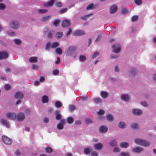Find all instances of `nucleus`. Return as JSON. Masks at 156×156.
<instances>
[{"label":"nucleus","mask_w":156,"mask_h":156,"mask_svg":"<svg viewBox=\"0 0 156 156\" xmlns=\"http://www.w3.org/2000/svg\"><path fill=\"white\" fill-rule=\"evenodd\" d=\"M8 56V54L6 51L0 52V59L6 58Z\"/></svg>","instance_id":"nucleus-13"},{"label":"nucleus","mask_w":156,"mask_h":156,"mask_svg":"<svg viewBox=\"0 0 156 156\" xmlns=\"http://www.w3.org/2000/svg\"><path fill=\"white\" fill-rule=\"evenodd\" d=\"M131 127L132 129H135L138 128V126L137 124L136 123H133L131 125Z\"/></svg>","instance_id":"nucleus-54"},{"label":"nucleus","mask_w":156,"mask_h":156,"mask_svg":"<svg viewBox=\"0 0 156 156\" xmlns=\"http://www.w3.org/2000/svg\"><path fill=\"white\" fill-rule=\"evenodd\" d=\"M121 156H129V154L128 153L122 152L120 154Z\"/></svg>","instance_id":"nucleus-61"},{"label":"nucleus","mask_w":156,"mask_h":156,"mask_svg":"<svg viewBox=\"0 0 156 156\" xmlns=\"http://www.w3.org/2000/svg\"><path fill=\"white\" fill-rule=\"evenodd\" d=\"M38 66L37 65L33 64L32 65V69L35 70H37L38 69Z\"/></svg>","instance_id":"nucleus-57"},{"label":"nucleus","mask_w":156,"mask_h":156,"mask_svg":"<svg viewBox=\"0 0 156 156\" xmlns=\"http://www.w3.org/2000/svg\"><path fill=\"white\" fill-rule=\"evenodd\" d=\"M129 12V10L126 8H124L122 9V13L123 14H125Z\"/></svg>","instance_id":"nucleus-48"},{"label":"nucleus","mask_w":156,"mask_h":156,"mask_svg":"<svg viewBox=\"0 0 156 156\" xmlns=\"http://www.w3.org/2000/svg\"><path fill=\"white\" fill-rule=\"evenodd\" d=\"M60 22V21L58 20H55L53 22V24L56 27L58 26V25Z\"/></svg>","instance_id":"nucleus-41"},{"label":"nucleus","mask_w":156,"mask_h":156,"mask_svg":"<svg viewBox=\"0 0 156 156\" xmlns=\"http://www.w3.org/2000/svg\"><path fill=\"white\" fill-rule=\"evenodd\" d=\"M116 141L115 140H113L110 143V145L112 147H113L116 145Z\"/></svg>","instance_id":"nucleus-34"},{"label":"nucleus","mask_w":156,"mask_h":156,"mask_svg":"<svg viewBox=\"0 0 156 156\" xmlns=\"http://www.w3.org/2000/svg\"><path fill=\"white\" fill-rule=\"evenodd\" d=\"M10 25L11 27L15 29H18L20 27V24L16 21H11Z\"/></svg>","instance_id":"nucleus-5"},{"label":"nucleus","mask_w":156,"mask_h":156,"mask_svg":"<svg viewBox=\"0 0 156 156\" xmlns=\"http://www.w3.org/2000/svg\"><path fill=\"white\" fill-rule=\"evenodd\" d=\"M99 54V52H98V51L95 52L94 54L92 56V58H94L96 57L97 56H98Z\"/></svg>","instance_id":"nucleus-59"},{"label":"nucleus","mask_w":156,"mask_h":156,"mask_svg":"<svg viewBox=\"0 0 156 156\" xmlns=\"http://www.w3.org/2000/svg\"><path fill=\"white\" fill-rule=\"evenodd\" d=\"M101 95L103 98H106L108 96V94L106 91H102L101 93Z\"/></svg>","instance_id":"nucleus-21"},{"label":"nucleus","mask_w":156,"mask_h":156,"mask_svg":"<svg viewBox=\"0 0 156 156\" xmlns=\"http://www.w3.org/2000/svg\"><path fill=\"white\" fill-rule=\"evenodd\" d=\"M107 119L108 120L110 121H112L113 120V116L111 114H108L107 116Z\"/></svg>","instance_id":"nucleus-39"},{"label":"nucleus","mask_w":156,"mask_h":156,"mask_svg":"<svg viewBox=\"0 0 156 156\" xmlns=\"http://www.w3.org/2000/svg\"><path fill=\"white\" fill-rule=\"evenodd\" d=\"M142 2V0H135V2L138 5H141Z\"/></svg>","instance_id":"nucleus-49"},{"label":"nucleus","mask_w":156,"mask_h":156,"mask_svg":"<svg viewBox=\"0 0 156 156\" xmlns=\"http://www.w3.org/2000/svg\"><path fill=\"white\" fill-rule=\"evenodd\" d=\"M56 6L57 7H60L62 6V4L61 2H58L56 3Z\"/></svg>","instance_id":"nucleus-55"},{"label":"nucleus","mask_w":156,"mask_h":156,"mask_svg":"<svg viewBox=\"0 0 156 156\" xmlns=\"http://www.w3.org/2000/svg\"><path fill=\"white\" fill-rule=\"evenodd\" d=\"M91 156H98V153L95 151H92L91 153Z\"/></svg>","instance_id":"nucleus-47"},{"label":"nucleus","mask_w":156,"mask_h":156,"mask_svg":"<svg viewBox=\"0 0 156 156\" xmlns=\"http://www.w3.org/2000/svg\"><path fill=\"white\" fill-rule=\"evenodd\" d=\"M76 48L74 46H70L66 50L65 53L67 55L71 56L76 50Z\"/></svg>","instance_id":"nucleus-2"},{"label":"nucleus","mask_w":156,"mask_h":156,"mask_svg":"<svg viewBox=\"0 0 156 156\" xmlns=\"http://www.w3.org/2000/svg\"><path fill=\"white\" fill-rule=\"evenodd\" d=\"M113 151L115 152H118L119 151V149L118 147H115Z\"/></svg>","instance_id":"nucleus-63"},{"label":"nucleus","mask_w":156,"mask_h":156,"mask_svg":"<svg viewBox=\"0 0 156 156\" xmlns=\"http://www.w3.org/2000/svg\"><path fill=\"white\" fill-rule=\"evenodd\" d=\"M103 147V144L101 143H98L95 144L94 146V147L95 149L99 150L101 149Z\"/></svg>","instance_id":"nucleus-10"},{"label":"nucleus","mask_w":156,"mask_h":156,"mask_svg":"<svg viewBox=\"0 0 156 156\" xmlns=\"http://www.w3.org/2000/svg\"><path fill=\"white\" fill-rule=\"evenodd\" d=\"M118 6L116 5H113L111 6L110 8V12L111 14H114L117 10Z\"/></svg>","instance_id":"nucleus-12"},{"label":"nucleus","mask_w":156,"mask_h":156,"mask_svg":"<svg viewBox=\"0 0 156 156\" xmlns=\"http://www.w3.org/2000/svg\"><path fill=\"white\" fill-rule=\"evenodd\" d=\"M121 98L123 100L125 101H129V96L126 94H123L122 95Z\"/></svg>","instance_id":"nucleus-23"},{"label":"nucleus","mask_w":156,"mask_h":156,"mask_svg":"<svg viewBox=\"0 0 156 156\" xmlns=\"http://www.w3.org/2000/svg\"><path fill=\"white\" fill-rule=\"evenodd\" d=\"M45 151L47 153H51L52 152V149L50 147H48L45 149Z\"/></svg>","instance_id":"nucleus-35"},{"label":"nucleus","mask_w":156,"mask_h":156,"mask_svg":"<svg viewBox=\"0 0 156 156\" xmlns=\"http://www.w3.org/2000/svg\"><path fill=\"white\" fill-rule=\"evenodd\" d=\"M141 104L144 107H147L148 105L147 102L145 101L141 102Z\"/></svg>","instance_id":"nucleus-62"},{"label":"nucleus","mask_w":156,"mask_h":156,"mask_svg":"<svg viewBox=\"0 0 156 156\" xmlns=\"http://www.w3.org/2000/svg\"><path fill=\"white\" fill-rule=\"evenodd\" d=\"M105 114V112L104 110L100 109L98 112V114L100 115H103Z\"/></svg>","instance_id":"nucleus-53"},{"label":"nucleus","mask_w":156,"mask_h":156,"mask_svg":"<svg viewBox=\"0 0 156 156\" xmlns=\"http://www.w3.org/2000/svg\"><path fill=\"white\" fill-rule=\"evenodd\" d=\"M51 16H46L43 17L42 18L41 20L42 21L45 22L49 20V19L50 17Z\"/></svg>","instance_id":"nucleus-29"},{"label":"nucleus","mask_w":156,"mask_h":156,"mask_svg":"<svg viewBox=\"0 0 156 156\" xmlns=\"http://www.w3.org/2000/svg\"><path fill=\"white\" fill-rule=\"evenodd\" d=\"M75 107L73 105H70L69 107V110L70 112L73 111L75 110Z\"/></svg>","instance_id":"nucleus-51"},{"label":"nucleus","mask_w":156,"mask_h":156,"mask_svg":"<svg viewBox=\"0 0 156 156\" xmlns=\"http://www.w3.org/2000/svg\"><path fill=\"white\" fill-rule=\"evenodd\" d=\"M7 34L8 35H9L11 36H14L15 35V34L14 32L11 31H8Z\"/></svg>","instance_id":"nucleus-58"},{"label":"nucleus","mask_w":156,"mask_h":156,"mask_svg":"<svg viewBox=\"0 0 156 156\" xmlns=\"http://www.w3.org/2000/svg\"><path fill=\"white\" fill-rule=\"evenodd\" d=\"M48 98L45 95H43L42 97V101L43 103H47L48 102Z\"/></svg>","instance_id":"nucleus-18"},{"label":"nucleus","mask_w":156,"mask_h":156,"mask_svg":"<svg viewBox=\"0 0 156 156\" xmlns=\"http://www.w3.org/2000/svg\"><path fill=\"white\" fill-rule=\"evenodd\" d=\"M68 9L67 8H64L62 9H61L59 12V13L60 14H63L65 12H66Z\"/></svg>","instance_id":"nucleus-40"},{"label":"nucleus","mask_w":156,"mask_h":156,"mask_svg":"<svg viewBox=\"0 0 156 156\" xmlns=\"http://www.w3.org/2000/svg\"><path fill=\"white\" fill-rule=\"evenodd\" d=\"M14 41L16 44L17 45H20L21 43V41L19 39H15L14 40Z\"/></svg>","instance_id":"nucleus-46"},{"label":"nucleus","mask_w":156,"mask_h":156,"mask_svg":"<svg viewBox=\"0 0 156 156\" xmlns=\"http://www.w3.org/2000/svg\"><path fill=\"white\" fill-rule=\"evenodd\" d=\"M59 46V43L56 42H54L52 44L51 48H54L57 47Z\"/></svg>","instance_id":"nucleus-28"},{"label":"nucleus","mask_w":156,"mask_h":156,"mask_svg":"<svg viewBox=\"0 0 156 156\" xmlns=\"http://www.w3.org/2000/svg\"><path fill=\"white\" fill-rule=\"evenodd\" d=\"M6 115L8 118L12 119H15L16 117V114L14 113H8Z\"/></svg>","instance_id":"nucleus-14"},{"label":"nucleus","mask_w":156,"mask_h":156,"mask_svg":"<svg viewBox=\"0 0 156 156\" xmlns=\"http://www.w3.org/2000/svg\"><path fill=\"white\" fill-rule=\"evenodd\" d=\"M95 102L97 104H98L99 103H102V100L100 98H97L94 100Z\"/></svg>","instance_id":"nucleus-37"},{"label":"nucleus","mask_w":156,"mask_h":156,"mask_svg":"<svg viewBox=\"0 0 156 156\" xmlns=\"http://www.w3.org/2000/svg\"><path fill=\"white\" fill-rule=\"evenodd\" d=\"M55 2V0H50L47 3L44 4L45 7L52 6Z\"/></svg>","instance_id":"nucleus-16"},{"label":"nucleus","mask_w":156,"mask_h":156,"mask_svg":"<svg viewBox=\"0 0 156 156\" xmlns=\"http://www.w3.org/2000/svg\"><path fill=\"white\" fill-rule=\"evenodd\" d=\"M129 146V144L127 142H122L120 144V146L121 147L126 148Z\"/></svg>","instance_id":"nucleus-25"},{"label":"nucleus","mask_w":156,"mask_h":156,"mask_svg":"<svg viewBox=\"0 0 156 156\" xmlns=\"http://www.w3.org/2000/svg\"><path fill=\"white\" fill-rule=\"evenodd\" d=\"M59 72L58 69H55L53 71V74L54 75H57L59 73Z\"/></svg>","instance_id":"nucleus-56"},{"label":"nucleus","mask_w":156,"mask_h":156,"mask_svg":"<svg viewBox=\"0 0 156 156\" xmlns=\"http://www.w3.org/2000/svg\"><path fill=\"white\" fill-rule=\"evenodd\" d=\"M91 151L90 148H86L84 149V152L86 154H89Z\"/></svg>","instance_id":"nucleus-26"},{"label":"nucleus","mask_w":156,"mask_h":156,"mask_svg":"<svg viewBox=\"0 0 156 156\" xmlns=\"http://www.w3.org/2000/svg\"><path fill=\"white\" fill-rule=\"evenodd\" d=\"M56 119L57 120H59L62 118L61 115L58 113V112H56Z\"/></svg>","instance_id":"nucleus-32"},{"label":"nucleus","mask_w":156,"mask_h":156,"mask_svg":"<svg viewBox=\"0 0 156 156\" xmlns=\"http://www.w3.org/2000/svg\"><path fill=\"white\" fill-rule=\"evenodd\" d=\"M99 130L101 133H106L108 131V128L106 126H102L100 127Z\"/></svg>","instance_id":"nucleus-17"},{"label":"nucleus","mask_w":156,"mask_h":156,"mask_svg":"<svg viewBox=\"0 0 156 156\" xmlns=\"http://www.w3.org/2000/svg\"><path fill=\"white\" fill-rule=\"evenodd\" d=\"M29 61L31 63L36 62H37V57H32L29 58Z\"/></svg>","instance_id":"nucleus-22"},{"label":"nucleus","mask_w":156,"mask_h":156,"mask_svg":"<svg viewBox=\"0 0 156 156\" xmlns=\"http://www.w3.org/2000/svg\"><path fill=\"white\" fill-rule=\"evenodd\" d=\"M144 150V149L143 148L139 147H136L133 148V152L137 153H140Z\"/></svg>","instance_id":"nucleus-15"},{"label":"nucleus","mask_w":156,"mask_h":156,"mask_svg":"<svg viewBox=\"0 0 156 156\" xmlns=\"http://www.w3.org/2000/svg\"><path fill=\"white\" fill-rule=\"evenodd\" d=\"M102 37V35L101 34H100L99 35L98 37L95 40V42H97L98 41H99L101 39V37Z\"/></svg>","instance_id":"nucleus-60"},{"label":"nucleus","mask_w":156,"mask_h":156,"mask_svg":"<svg viewBox=\"0 0 156 156\" xmlns=\"http://www.w3.org/2000/svg\"><path fill=\"white\" fill-rule=\"evenodd\" d=\"M138 16H134L132 17V20L133 22H135L138 20Z\"/></svg>","instance_id":"nucleus-45"},{"label":"nucleus","mask_w":156,"mask_h":156,"mask_svg":"<svg viewBox=\"0 0 156 156\" xmlns=\"http://www.w3.org/2000/svg\"><path fill=\"white\" fill-rule=\"evenodd\" d=\"M37 12L39 13H44L47 12L48 10L46 9H39L38 10Z\"/></svg>","instance_id":"nucleus-38"},{"label":"nucleus","mask_w":156,"mask_h":156,"mask_svg":"<svg viewBox=\"0 0 156 156\" xmlns=\"http://www.w3.org/2000/svg\"><path fill=\"white\" fill-rule=\"evenodd\" d=\"M135 141L137 144L144 147L148 146L150 145L149 142L140 139H135Z\"/></svg>","instance_id":"nucleus-1"},{"label":"nucleus","mask_w":156,"mask_h":156,"mask_svg":"<svg viewBox=\"0 0 156 156\" xmlns=\"http://www.w3.org/2000/svg\"><path fill=\"white\" fill-rule=\"evenodd\" d=\"M56 52L58 54L60 55L62 53V50L61 48H57L55 50Z\"/></svg>","instance_id":"nucleus-33"},{"label":"nucleus","mask_w":156,"mask_h":156,"mask_svg":"<svg viewBox=\"0 0 156 156\" xmlns=\"http://www.w3.org/2000/svg\"><path fill=\"white\" fill-rule=\"evenodd\" d=\"M23 96V94L20 92H17L15 95V97L16 98H22Z\"/></svg>","instance_id":"nucleus-19"},{"label":"nucleus","mask_w":156,"mask_h":156,"mask_svg":"<svg viewBox=\"0 0 156 156\" xmlns=\"http://www.w3.org/2000/svg\"><path fill=\"white\" fill-rule=\"evenodd\" d=\"M132 112L133 114L136 115H141L143 113L142 110L138 109H133Z\"/></svg>","instance_id":"nucleus-9"},{"label":"nucleus","mask_w":156,"mask_h":156,"mask_svg":"<svg viewBox=\"0 0 156 156\" xmlns=\"http://www.w3.org/2000/svg\"><path fill=\"white\" fill-rule=\"evenodd\" d=\"M2 140L4 143L6 145H10L12 142V140L5 136H2Z\"/></svg>","instance_id":"nucleus-4"},{"label":"nucleus","mask_w":156,"mask_h":156,"mask_svg":"<svg viewBox=\"0 0 156 156\" xmlns=\"http://www.w3.org/2000/svg\"><path fill=\"white\" fill-rule=\"evenodd\" d=\"M136 71L135 69L134 68H133L131 70V71L129 72V74L130 75H132V76H133L135 75L136 74Z\"/></svg>","instance_id":"nucleus-36"},{"label":"nucleus","mask_w":156,"mask_h":156,"mask_svg":"<svg viewBox=\"0 0 156 156\" xmlns=\"http://www.w3.org/2000/svg\"><path fill=\"white\" fill-rule=\"evenodd\" d=\"M65 123V120L61 119L60 120V123H58L57 125V128L60 130H61L63 128V126Z\"/></svg>","instance_id":"nucleus-11"},{"label":"nucleus","mask_w":156,"mask_h":156,"mask_svg":"<svg viewBox=\"0 0 156 156\" xmlns=\"http://www.w3.org/2000/svg\"><path fill=\"white\" fill-rule=\"evenodd\" d=\"M63 35V33L62 32H57L56 34V37L58 38H61Z\"/></svg>","instance_id":"nucleus-44"},{"label":"nucleus","mask_w":156,"mask_h":156,"mask_svg":"<svg viewBox=\"0 0 156 156\" xmlns=\"http://www.w3.org/2000/svg\"><path fill=\"white\" fill-rule=\"evenodd\" d=\"M16 118L18 121L20 122H22L25 119V114L23 112L19 113L18 114Z\"/></svg>","instance_id":"nucleus-6"},{"label":"nucleus","mask_w":156,"mask_h":156,"mask_svg":"<svg viewBox=\"0 0 156 156\" xmlns=\"http://www.w3.org/2000/svg\"><path fill=\"white\" fill-rule=\"evenodd\" d=\"M112 48L114 52L118 53L121 50V47L119 44H113L112 46Z\"/></svg>","instance_id":"nucleus-3"},{"label":"nucleus","mask_w":156,"mask_h":156,"mask_svg":"<svg viewBox=\"0 0 156 156\" xmlns=\"http://www.w3.org/2000/svg\"><path fill=\"white\" fill-rule=\"evenodd\" d=\"M5 88L6 90H9L10 89L11 87L9 84H6L5 85Z\"/></svg>","instance_id":"nucleus-50"},{"label":"nucleus","mask_w":156,"mask_h":156,"mask_svg":"<svg viewBox=\"0 0 156 156\" xmlns=\"http://www.w3.org/2000/svg\"><path fill=\"white\" fill-rule=\"evenodd\" d=\"M86 57L85 55H80V60L81 62H84L86 60Z\"/></svg>","instance_id":"nucleus-42"},{"label":"nucleus","mask_w":156,"mask_h":156,"mask_svg":"<svg viewBox=\"0 0 156 156\" xmlns=\"http://www.w3.org/2000/svg\"><path fill=\"white\" fill-rule=\"evenodd\" d=\"M71 24L70 21L67 19H65L62 22V26L64 27H67Z\"/></svg>","instance_id":"nucleus-7"},{"label":"nucleus","mask_w":156,"mask_h":156,"mask_svg":"<svg viewBox=\"0 0 156 156\" xmlns=\"http://www.w3.org/2000/svg\"><path fill=\"white\" fill-rule=\"evenodd\" d=\"M45 80V78L43 76H40L39 80L41 82H42L44 81Z\"/></svg>","instance_id":"nucleus-64"},{"label":"nucleus","mask_w":156,"mask_h":156,"mask_svg":"<svg viewBox=\"0 0 156 156\" xmlns=\"http://www.w3.org/2000/svg\"><path fill=\"white\" fill-rule=\"evenodd\" d=\"M96 8V5L93 3H90L89 5L87 7V10L92 9Z\"/></svg>","instance_id":"nucleus-24"},{"label":"nucleus","mask_w":156,"mask_h":156,"mask_svg":"<svg viewBox=\"0 0 156 156\" xmlns=\"http://www.w3.org/2000/svg\"><path fill=\"white\" fill-rule=\"evenodd\" d=\"M51 45V43L50 42H48L46 44L45 49L46 50H49L50 49V46Z\"/></svg>","instance_id":"nucleus-52"},{"label":"nucleus","mask_w":156,"mask_h":156,"mask_svg":"<svg viewBox=\"0 0 156 156\" xmlns=\"http://www.w3.org/2000/svg\"><path fill=\"white\" fill-rule=\"evenodd\" d=\"M5 5L2 3H0V10H3L5 8Z\"/></svg>","instance_id":"nucleus-43"},{"label":"nucleus","mask_w":156,"mask_h":156,"mask_svg":"<svg viewBox=\"0 0 156 156\" xmlns=\"http://www.w3.org/2000/svg\"><path fill=\"white\" fill-rule=\"evenodd\" d=\"M85 34L84 31L83 30H78L75 31L73 33V35L74 36H80L84 35Z\"/></svg>","instance_id":"nucleus-8"},{"label":"nucleus","mask_w":156,"mask_h":156,"mask_svg":"<svg viewBox=\"0 0 156 156\" xmlns=\"http://www.w3.org/2000/svg\"><path fill=\"white\" fill-rule=\"evenodd\" d=\"M1 122L2 124L5 125L7 127L9 128L10 127V125H9V123L7 122V120H6L5 119H2L1 120Z\"/></svg>","instance_id":"nucleus-20"},{"label":"nucleus","mask_w":156,"mask_h":156,"mask_svg":"<svg viewBox=\"0 0 156 156\" xmlns=\"http://www.w3.org/2000/svg\"><path fill=\"white\" fill-rule=\"evenodd\" d=\"M67 121L68 123L71 124L73 122L74 119L72 117H69L67 118Z\"/></svg>","instance_id":"nucleus-31"},{"label":"nucleus","mask_w":156,"mask_h":156,"mask_svg":"<svg viewBox=\"0 0 156 156\" xmlns=\"http://www.w3.org/2000/svg\"><path fill=\"white\" fill-rule=\"evenodd\" d=\"M118 126L120 128L122 129L125 128L126 127L124 123L122 122H119L118 124Z\"/></svg>","instance_id":"nucleus-27"},{"label":"nucleus","mask_w":156,"mask_h":156,"mask_svg":"<svg viewBox=\"0 0 156 156\" xmlns=\"http://www.w3.org/2000/svg\"><path fill=\"white\" fill-rule=\"evenodd\" d=\"M55 105L57 108H59L62 106V104L59 101H56Z\"/></svg>","instance_id":"nucleus-30"}]
</instances>
